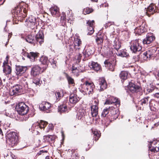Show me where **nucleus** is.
Segmentation results:
<instances>
[{"instance_id": "72a5a7b5", "label": "nucleus", "mask_w": 159, "mask_h": 159, "mask_svg": "<svg viewBox=\"0 0 159 159\" xmlns=\"http://www.w3.org/2000/svg\"><path fill=\"white\" fill-rule=\"evenodd\" d=\"M96 42L97 44H101L103 42V36L98 35L96 39Z\"/></svg>"}, {"instance_id": "13d9d810", "label": "nucleus", "mask_w": 159, "mask_h": 159, "mask_svg": "<svg viewBox=\"0 0 159 159\" xmlns=\"http://www.w3.org/2000/svg\"><path fill=\"white\" fill-rule=\"evenodd\" d=\"M61 21H64L66 19L65 16L64 15H63V16H61Z\"/></svg>"}, {"instance_id": "1a4fd4ad", "label": "nucleus", "mask_w": 159, "mask_h": 159, "mask_svg": "<svg viewBox=\"0 0 159 159\" xmlns=\"http://www.w3.org/2000/svg\"><path fill=\"white\" fill-rule=\"evenodd\" d=\"M155 52V49L152 48L150 49L143 54V59L144 60H149L154 56V53Z\"/></svg>"}, {"instance_id": "4468645a", "label": "nucleus", "mask_w": 159, "mask_h": 159, "mask_svg": "<svg viewBox=\"0 0 159 159\" xmlns=\"http://www.w3.org/2000/svg\"><path fill=\"white\" fill-rule=\"evenodd\" d=\"M52 15L54 17H59L60 16L59 8L57 6L52 7L49 9Z\"/></svg>"}, {"instance_id": "680f3d73", "label": "nucleus", "mask_w": 159, "mask_h": 159, "mask_svg": "<svg viewBox=\"0 0 159 159\" xmlns=\"http://www.w3.org/2000/svg\"><path fill=\"white\" fill-rule=\"evenodd\" d=\"M154 96L159 98V93H155L154 95Z\"/></svg>"}, {"instance_id": "8fccbe9b", "label": "nucleus", "mask_w": 159, "mask_h": 159, "mask_svg": "<svg viewBox=\"0 0 159 159\" xmlns=\"http://www.w3.org/2000/svg\"><path fill=\"white\" fill-rule=\"evenodd\" d=\"M9 58V55H7L6 57V60L4 61V62H3V64H8V59Z\"/></svg>"}, {"instance_id": "0e129e2a", "label": "nucleus", "mask_w": 159, "mask_h": 159, "mask_svg": "<svg viewBox=\"0 0 159 159\" xmlns=\"http://www.w3.org/2000/svg\"><path fill=\"white\" fill-rule=\"evenodd\" d=\"M27 116L26 115V116H24V117H23L24 120H27L28 118V116H27Z\"/></svg>"}, {"instance_id": "37998d69", "label": "nucleus", "mask_w": 159, "mask_h": 159, "mask_svg": "<svg viewBox=\"0 0 159 159\" xmlns=\"http://www.w3.org/2000/svg\"><path fill=\"white\" fill-rule=\"evenodd\" d=\"M44 36L43 33L41 32H38L36 36V39L43 38Z\"/></svg>"}, {"instance_id": "5701e85b", "label": "nucleus", "mask_w": 159, "mask_h": 159, "mask_svg": "<svg viewBox=\"0 0 159 159\" xmlns=\"http://www.w3.org/2000/svg\"><path fill=\"white\" fill-rule=\"evenodd\" d=\"M99 84L100 87V90H103L105 89L107 86V84L105 79L103 78H100L99 81Z\"/></svg>"}, {"instance_id": "f257e3e1", "label": "nucleus", "mask_w": 159, "mask_h": 159, "mask_svg": "<svg viewBox=\"0 0 159 159\" xmlns=\"http://www.w3.org/2000/svg\"><path fill=\"white\" fill-rule=\"evenodd\" d=\"M19 136L17 133L15 132H11L7 135V138L9 142V144L13 147L17 145L19 143Z\"/></svg>"}, {"instance_id": "79ce46f5", "label": "nucleus", "mask_w": 159, "mask_h": 159, "mask_svg": "<svg viewBox=\"0 0 159 159\" xmlns=\"http://www.w3.org/2000/svg\"><path fill=\"white\" fill-rule=\"evenodd\" d=\"M109 107L108 108L104 109L102 111L101 116L103 117H105L109 113Z\"/></svg>"}, {"instance_id": "bf43d9fd", "label": "nucleus", "mask_w": 159, "mask_h": 159, "mask_svg": "<svg viewBox=\"0 0 159 159\" xmlns=\"http://www.w3.org/2000/svg\"><path fill=\"white\" fill-rule=\"evenodd\" d=\"M81 54H79L78 56L77 60H78L79 61H80L81 59Z\"/></svg>"}, {"instance_id": "c9c22d12", "label": "nucleus", "mask_w": 159, "mask_h": 159, "mask_svg": "<svg viewBox=\"0 0 159 159\" xmlns=\"http://www.w3.org/2000/svg\"><path fill=\"white\" fill-rule=\"evenodd\" d=\"M59 111L60 112H63L67 111V106L63 105H61L59 107Z\"/></svg>"}, {"instance_id": "69168bd1", "label": "nucleus", "mask_w": 159, "mask_h": 159, "mask_svg": "<svg viewBox=\"0 0 159 159\" xmlns=\"http://www.w3.org/2000/svg\"><path fill=\"white\" fill-rule=\"evenodd\" d=\"M11 34L10 33H9L8 34V40L9 39H10L11 38Z\"/></svg>"}, {"instance_id": "5fc2aeb1", "label": "nucleus", "mask_w": 159, "mask_h": 159, "mask_svg": "<svg viewBox=\"0 0 159 159\" xmlns=\"http://www.w3.org/2000/svg\"><path fill=\"white\" fill-rule=\"evenodd\" d=\"M114 24V22H108V23H106L105 24V27H108L109 26Z\"/></svg>"}, {"instance_id": "052dcab7", "label": "nucleus", "mask_w": 159, "mask_h": 159, "mask_svg": "<svg viewBox=\"0 0 159 159\" xmlns=\"http://www.w3.org/2000/svg\"><path fill=\"white\" fill-rule=\"evenodd\" d=\"M44 137H46L47 138H48L50 139L51 140H52V136L51 135H46Z\"/></svg>"}, {"instance_id": "ea45409f", "label": "nucleus", "mask_w": 159, "mask_h": 159, "mask_svg": "<svg viewBox=\"0 0 159 159\" xmlns=\"http://www.w3.org/2000/svg\"><path fill=\"white\" fill-rule=\"evenodd\" d=\"M108 97L110 99V100L111 101L112 103H120L118 99L116 98L111 96H109Z\"/></svg>"}, {"instance_id": "f8f14e48", "label": "nucleus", "mask_w": 159, "mask_h": 159, "mask_svg": "<svg viewBox=\"0 0 159 159\" xmlns=\"http://www.w3.org/2000/svg\"><path fill=\"white\" fill-rule=\"evenodd\" d=\"M116 59L111 60L109 59L106 60L104 61L106 66L107 67L109 70L112 71H114L115 65L116 64Z\"/></svg>"}, {"instance_id": "9d476101", "label": "nucleus", "mask_w": 159, "mask_h": 159, "mask_svg": "<svg viewBox=\"0 0 159 159\" xmlns=\"http://www.w3.org/2000/svg\"><path fill=\"white\" fill-rule=\"evenodd\" d=\"M22 87L19 85H16L12 87L10 90V94L13 96L22 92Z\"/></svg>"}, {"instance_id": "a18cd8bd", "label": "nucleus", "mask_w": 159, "mask_h": 159, "mask_svg": "<svg viewBox=\"0 0 159 159\" xmlns=\"http://www.w3.org/2000/svg\"><path fill=\"white\" fill-rule=\"evenodd\" d=\"M67 79L69 84H73L74 83V79L70 76H67Z\"/></svg>"}, {"instance_id": "c85d7f7f", "label": "nucleus", "mask_w": 159, "mask_h": 159, "mask_svg": "<svg viewBox=\"0 0 159 159\" xmlns=\"http://www.w3.org/2000/svg\"><path fill=\"white\" fill-rule=\"evenodd\" d=\"M84 110H79L77 114V118L79 120L82 119L84 116Z\"/></svg>"}, {"instance_id": "bb28decb", "label": "nucleus", "mask_w": 159, "mask_h": 159, "mask_svg": "<svg viewBox=\"0 0 159 159\" xmlns=\"http://www.w3.org/2000/svg\"><path fill=\"white\" fill-rule=\"evenodd\" d=\"M71 71L72 73L74 74V75L76 76L79 75L80 72L82 71V70L79 69V68H77L74 66H72Z\"/></svg>"}, {"instance_id": "aec40b11", "label": "nucleus", "mask_w": 159, "mask_h": 159, "mask_svg": "<svg viewBox=\"0 0 159 159\" xmlns=\"http://www.w3.org/2000/svg\"><path fill=\"white\" fill-rule=\"evenodd\" d=\"M39 61L44 66L43 67V70H45L49 63V61L47 57L42 56L39 59Z\"/></svg>"}, {"instance_id": "f3484780", "label": "nucleus", "mask_w": 159, "mask_h": 159, "mask_svg": "<svg viewBox=\"0 0 159 159\" xmlns=\"http://www.w3.org/2000/svg\"><path fill=\"white\" fill-rule=\"evenodd\" d=\"M87 24L88 26V34L89 35L92 34L94 32L93 26L94 24V21L93 20H89L87 21Z\"/></svg>"}, {"instance_id": "6e6552de", "label": "nucleus", "mask_w": 159, "mask_h": 159, "mask_svg": "<svg viewBox=\"0 0 159 159\" xmlns=\"http://www.w3.org/2000/svg\"><path fill=\"white\" fill-rule=\"evenodd\" d=\"M157 8V6L154 4H151L147 8H145L147 15L149 16L151 15H152L155 12H159Z\"/></svg>"}, {"instance_id": "c03bdc74", "label": "nucleus", "mask_w": 159, "mask_h": 159, "mask_svg": "<svg viewBox=\"0 0 159 159\" xmlns=\"http://www.w3.org/2000/svg\"><path fill=\"white\" fill-rule=\"evenodd\" d=\"M33 83H34L36 85H39L40 84V79L38 78H34L33 80Z\"/></svg>"}, {"instance_id": "4d7b16f0", "label": "nucleus", "mask_w": 159, "mask_h": 159, "mask_svg": "<svg viewBox=\"0 0 159 159\" xmlns=\"http://www.w3.org/2000/svg\"><path fill=\"white\" fill-rule=\"evenodd\" d=\"M117 55L118 56H121V57H123V53H122V51H121L120 52H118L117 53Z\"/></svg>"}, {"instance_id": "864d4df0", "label": "nucleus", "mask_w": 159, "mask_h": 159, "mask_svg": "<svg viewBox=\"0 0 159 159\" xmlns=\"http://www.w3.org/2000/svg\"><path fill=\"white\" fill-rule=\"evenodd\" d=\"M139 57V55H137V56L135 55L134 56L133 58L134 59V60L135 61H138Z\"/></svg>"}, {"instance_id": "393cba45", "label": "nucleus", "mask_w": 159, "mask_h": 159, "mask_svg": "<svg viewBox=\"0 0 159 159\" xmlns=\"http://www.w3.org/2000/svg\"><path fill=\"white\" fill-rule=\"evenodd\" d=\"M80 98L77 96L73 93L70 95L69 101L72 104H76L80 100Z\"/></svg>"}, {"instance_id": "58836bf2", "label": "nucleus", "mask_w": 159, "mask_h": 159, "mask_svg": "<svg viewBox=\"0 0 159 159\" xmlns=\"http://www.w3.org/2000/svg\"><path fill=\"white\" fill-rule=\"evenodd\" d=\"M114 51L113 49H110L109 50V53L107 55L109 57H111V60L115 59L114 57L115 53H114Z\"/></svg>"}, {"instance_id": "9b49d317", "label": "nucleus", "mask_w": 159, "mask_h": 159, "mask_svg": "<svg viewBox=\"0 0 159 159\" xmlns=\"http://www.w3.org/2000/svg\"><path fill=\"white\" fill-rule=\"evenodd\" d=\"M22 54L25 56H27V57L29 58L31 61H34L35 59L38 57L39 53L37 52H30L28 53L26 52L25 51H24L23 50V52Z\"/></svg>"}, {"instance_id": "a878e982", "label": "nucleus", "mask_w": 159, "mask_h": 159, "mask_svg": "<svg viewBox=\"0 0 159 159\" xmlns=\"http://www.w3.org/2000/svg\"><path fill=\"white\" fill-rule=\"evenodd\" d=\"M3 71L6 74H10L11 71V68L8 64H3Z\"/></svg>"}, {"instance_id": "dca6fc26", "label": "nucleus", "mask_w": 159, "mask_h": 159, "mask_svg": "<svg viewBox=\"0 0 159 159\" xmlns=\"http://www.w3.org/2000/svg\"><path fill=\"white\" fill-rule=\"evenodd\" d=\"M47 124L48 123L47 122L41 120L39 123L33 124L32 125V129H33L34 130L37 129L38 128L44 129Z\"/></svg>"}, {"instance_id": "4be33fe9", "label": "nucleus", "mask_w": 159, "mask_h": 159, "mask_svg": "<svg viewBox=\"0 0 159 159\" xmlns=\"http://www.w3.org/2000/svg\"><path fill=\"white\" fill-rule=\"evenodd\" d=\"M50 104L46 102H43L39 105V108L40 110L43 111L48 110L50 108Z\"/></svg>"}, {"instance_id": "603ef678", "label": "nucleus", "mask_w": 159, "mask_h": 159, "mask_svg": "<svg viewBox=\"0 0 159 159\" xmlns=\"http://www.w3.org/2000/svg\"><path fill=\"white\" fill-rule=\"evenodd\" d=\"M74 48H75V46L73 44L70 45L69 46V49L70 52H72L73 51Z\"/></svg>"}, {"instance_id": "e433bc0d", "label": "nucleus", "mask_w": 159, "mask_h": 159, "mask_svg": "<svg viewBox=\"0 0 159 159\" xmlns=\"http://www.w3.org/2000/svg\"><path fill=\"white\" fill-rule=\"evenodd\" d=\"M149 97H147L143 98L141 100V104L142 105H147L148 103V99Z\"/></svg>"}, {"instance_id": "39448f33", "label": "nucleus", "mask_w": 159, "mask_h": 159, "mask_svg": "<svg viewBox=\"0 0 159 159\" xmlns=\"http://www.w3.org/2000/svg\"><path fill=\"white\" fill-rule=\"evenodd\" d=\"M24 14H22V11L21 10V8L20 7H16L15 9L13 10L12 12L13 14L14 15V16L16 18L17 17V20H21V17L22 16V18H24L26 16V9H24L23 11Z\"/></svg>"}, {"instance_id": "a19ab883", "label": "nucleus", "mask_w": 159, "mask_h": 159, "mask_svg": "<svg viewBox=\"0 0 159 159\" xmlns=\"http://www.w3.org/2000/svg\"><path fill=\"white\" fill-rule=\"evenodd\" d=\"M93 11L92 9L89 8H86L84 9L83 10V13L84 15L89 14L92 12Z\"/></svg>"}, {"instance_id": "412c9836", "label": "nucleus", "mask_w": 159, "mask_h": 159, "mask_svg": "<svg viewBox=\"0 0 159 159\" xmlns=\"http://www.w3.org/2000/svg\"><path fill=\"white\" fill-rule=\"evenodd\" d=\"M89 66L91 69L97 71L101 68L100 65L97 62L91 61L89 63Z\"/></svg>"}, {"instance_id": "c756f323", "label": "nucleus", "mask_w": 159, "mask_h": 159, "mask_svg": "<svg viewBox=\"0 0 159 159\" xmlns=\"http://www.w3.org/2000/svg\"><path fill=\"white\" fill-rule=\"evenodd\" d=\"M156 88V87L153 84H150L148 86V88L146 90H145V92L146 94H148L149 93L152 92L154 89Z\"/></svg>"}, {"instance_id": "473e14b6", "label": "nucleus", "mask_w": 159, "mask_h": 159, "mask_svg": "<svg viewBox=\"0 0 159 159\" xmlns=\"http://www.w3.org/2000/svg\"><path fill=\"white\" fill-rule=\"evenodd\" d=\"M55 94L57 100H59L63 96V92L61 90L60 91L56 92Z\"/></svg>"}, {"instance_id": "7ed1b4c3", "label": "nucleus", "mask_w": 159, "mask_h": 159, "mask_svg": "<svg viewBox=\"0 0 159 159\" xmlns=\"http://www.w3.org/2000/svg\"><path fill=\"white\" fill-rule=\"evenodd\" d=\"M94 88V86L93 83L86 81L83 85L82 90L84 95H90L92 93Z\"/></svg>"}, {"instance_id": "774afa93", "label": "nucleus", "mask_w": 159, "mask_h": 159, "mask_svg": "<svg viewBox=\"0 0 159 159\" xmlns=\"http://www.w3.org/2000/svg\"><path fill=\"white\" fill-rule=\"evenodd\" d=\"M159 125V121L155 124V125L157 126Z\"/></svg>"}, {"instance_id": "09e8293b", "label": "nucleus", "mask_w": 159, "mask_h": 159, "mask_svg": "<svg viewBox=\"0 0 159 159\" xmlns=\"http://www.w3.org/2000/svg\"><path fill=\"white\" fill-rule=\"evenodd\" d=\"M36 40L38 43H39L40 44V45H41L42 43H43V38H41L40 39H36Z\"/></svg>"}, {"instance_id": "b1692460", "label": "nucleus", "mask_w": 159, "mask_h": 159, "mask_svg": "<svg viewBox=\"0 0 159 159\" xmlns=\"http://www.w3.org/2000/svg\"><path fill=\"white\" fill-rule=\"evenodd\" d=\"M28 23L30 28L33 29L37 25L36 18L32 16H30L29 18Z\"/></svg>"}, {"instance_id": "ddd939ff", "label": "nucleus", "mask_w": 159, "mask_h": 159, "mask_svg": "<svg viewBox=\"0 0 159 159\" xmlns=\"http://www.w3.org/2000/svg\"><path fill=\"white\" fill-rule=\"evenodd\" d=\"M27 70L26 66H16V73L17 75L21 76Z\"/></svg>"}, {"instance_id": "20e7f679", "label": "nucleus", "mask_w": 159, "mask_h": 159, "mask_svg": "<svg viewBox=\"0 0 159 159\" xmlns=\"http://www.w3.org/2000/svg\"><path fill=\"white\" fill-rule=\"evenodd\" d=\"M16 108L18 113L21 115L26 114L29 111L28 107L22 102L19 103L16 106Z\"/></svg>"}, {"instance_id": "338daca9", "label": "nucleus", "mask_w": 159, "mask_h": 159, "mask_svg": "<svg viewBox=\"0 0 159 159\" xmlns=\"http://www.w3.org/2000/svg\"><path fill=\"white\" fill-rule=\"evenodd\" d=\"M0 134H1L2 135V136H3V135L2 130L0 128Z\"/></svg>"}, {"instance_id": "cd10ccee", "label": "nucleus", "mask_w": 159, "mask_h": 159, "mask_svg": "<svg viewBox=\"0 0 159 159\" xmlns=\"http://www.w3.org/2000/svg\"><path fill=\"white\" fill-rule=\"evenodd\" d=\"M81 44V41L80 39L77 38L75 39L73 45L75 46V49H80V48H79V47Z\"/></svg>"}, {"instance_id": "49530a36", "label": "nucleus", "mask_w": 159, "mask_h": 159, "mask_svg": "<svg viewBox=\"0 0 159 159\" xmlns=\"http://www.w3.org/2000/svg\"><path fill=\"white\" fill-rule=\"evenodd\" d=\"M93 53V52L92 50H90V51H89V50L88 49L86 51L84 55L86 57H89V56Z\"/></svg>"}, {"instance_id": "423d86ee", "label": "nucleus", "mask_w": 159, "mask_h": 159, "mask_svg": "<svg viewBox=\"0 0 159 159\" xmlns=\"http://www.w3.org/2000/svg\"><path fill=\"white\" fill-rule=\"evenodd\" d=\"M98 100H95L94 103L91 105V113L93 117H96L98 115Z\"/></svg>"}, {"instance_id": "2eb2a0df", "label": "nucleus", "mask_w": 159, "mask_h": 159, "mask_svg": "<svg viewBox=\"0 0 159 159\" xmlns=\"http://www.w3.org/2000/svg\"><path fill=\"white\" fill-rule=\"evenodd\" d=\"M155 37L153 34L150 33L147 35L146 38L143 41L144 44H149L155 39Z\"/></svg>"}, {"instance_id": "2f4dec72", "label": "nucleus", "mask_w": 159, "mask_h": 159, "mask_svg": "<svg viewBox=\"0 0 159 159\" xmlns=\"http://www.w3.org/2000/svg\"><path fill=\"white\" fill-rule=\"evenodd\" d=\"M26 41L30 43H34V37L32 35H28L26 38Z\"/></svg>"}, {"instance_id": "4c0bfd02", "label": "nucleus", "mask_w": 159, "mask_h": 159, "mask_svg": "<svg viewBox=\"0 0 159 159\" xmlns=\"http://www.w3.org/2000/svg\"><path fill=\"white\" fill-rule=\"evenodd\" d=\"M113 47L116 49L118 50L121 47L120 42L119 41H115L114 42Z\"/></svg>"}, {"instance_id": "f704fd0d", "label": "nucleus", "mask_w": 159, "mask_h": 159, "mask_svg": "<svg viewBox=\"0 0 159 159\" xmlns=\"http://www.w3.org/2000/svg\"><path fill=\"white\" fill-rule=\"evenodd\" d=\"M93 134H94V138L96 141L98 140L99 138L100 137V134L99 133L97 130H92Z\"/></svg>"}, {"instance_id": "f03ea898", "label": "nucleus", "mask_w": 159, "mask_h": 159, "mask_svg": "<svg viewBox=\"0 0 159 159\" xmlns=\"http://www.w3.org/2000/svg\"><path fill=\"white\" fill-rule=\"evenodd\" d=\"M142 40L140 39L132 41L130 43L131 50L134 53L140 51L142 49V46L140 44Z\"/></svg>"}, {"instance_id": "0eeeda50", "label": "nucleus", "mask_w": 159, "mask_h": 159, "mask_svg": "<svg viewBox=\"0 0 159 159\" xmlns=\"http://www.w3.org/2000/svg\"><path fill=\"white\" fill-rule=\"evenodd\" d=\"M44 70H43V67H40L38 65H34L31 68V75L34 76H37Z\"/></svg>"}, {"instance_id": "3c124183", "label": "nucleus", "mask_w": 159, "mask_h": 159, "mask_svg": "<svg viewBox=\"0 0 159 159\" xmlns=\"http://www.w3.org/2000/svg\"><path fill=\"white\" fill-rule=\"evenodd\" d=\"M44 152H47V151L46 150H40V151L37 153L36 156H39V155L42 154V153H43Z\"/></svg>"}, {"instance_id": "de8ad7c7", "label": "nucleus", "mask_w": 159, "mask_h": 159, "mask_svg": "<svg viewBox=\"0 0 159 159\" xmlns=\"http://www.w3.org/2000/svg\"><path fill=\"white\" fill-rule=\"evenodd\" d=\"M112 103L111 102V101L110 100V99L108 97V98L106 99L104 104H107V105H110L112 104Z\"/></svg>"}, {"instance_id": "6ab92c4d", "label": "nucleus", "mask_w": 159, "mask_h": 159, "mask_svg": "<svg viewBox=\"0 0 159 159\" xmlns=\"http://www.w3.org/2000/svg\"><path fill=\"white\" fill-rule=\"evenodd\" d=\"M159 142L156 141H154L152 142H151L150 145L149 146V150L152 152H158L159 151V146H155V144H157Z\"/></svg>"}, {"instance_id": "7c9ffc66", "label": "nucleus", "mask_w": 159, "mask_h": 159, "mask_svg": "<svg viewBox=\"0 0 159 159\" xmlns=\"http://www.w3.org/2000/svg\"><path fill=\"white\" fill-rule=\"evenodd\" d=\"M128 76V73L126 71H121L120 74V77L121 79L125 80L127 79Z\"/></svg>"}, {"instance_id": "6e6d98bb", "label": "nucleus", "mask_w": 159, "mask_h": 159, "mask_svg": "<svg viewBox=\"0 0 159 159\" xmlns=\"http://www.w3.org/2000/svg\"><path fill=\"white\" fill-rule=\"evenodd\" d=\"M122 53H123V57H127L128 54L127 53L125 52H124V51H122Z\"/></svg>"}, {"instance_id": "e2e57ef3", "label": "nucleus", "mask_w": 159, "mask_h": 159, "mask_svg": "<svg viewBox=\"0 0 159 159\" xmlns=\"http://www.w3.org/2000/svg\"><path fill=\"white\" fill-rule=\"evenodd\" d=\"M48 126L49 127V129H53V126L52 124H49Z\"/></svg>"}, {"instance_id": "a211bd4d", "label": "nucleus", "mask_w": 159, "mask_h": 159, "mask_svg": "<svg viewBox=\"0 0 159 159\" xmlns=\"http://www.w3.org/2000/svg\"><path fill=\"white\" fill-rule=\"evenodd\" d=\"M128 86L129 90L133 93L139 91L140 87L132 82H130Z\"/></svg>"}]
</instances>
